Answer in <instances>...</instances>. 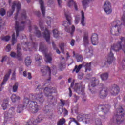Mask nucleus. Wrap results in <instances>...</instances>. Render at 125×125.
<instances>
[{
	"label": "nucleus",
	"instance_id": "nucleus-1",
	"mask_svg": "<svg viewBox=\"0 0 125 125\" xmlns=\"http://www.w3.org/2000/svg\"><path fill=\"white\" fill-rule=\"evenodd\" d=\"M45 96L48 98V105H53L54 103H56L57 100L53 96L54 93H57V90L56 88L54 87H45L43 89Z\"/></svg>",
	"mask_w": 125,
	"mask_h": 125
},
{
	"label": "nucleus",
	"instance_id": "nucleus-2",
	"mask_svg": "<svg viewBox=\"0 0 125 125\" xmlns=\"http://www.w3.org/2000/svg\"><path fill=\"white\" fill-rule=\"evenodd\" d=\"M116 114L114 116L113 118L111 119V122H116L117 124H121L125 120V112L123 107H120L116 110Z\"/></svg>",
	"mask_w": 125,
	"mask_h": 125
},
{
	"label": "nucleus",
	"instance_id": "nucleus-3",
	"mask_svg": "<svg viewBox=\"0 0 125 125\" xmlns=\"http://www.w3.org/2000/svg\"><path fill=\"white\" fill-rule=\"evenodd\" d=\"M121 21H113L111 23V26L110 29V33L113 36H119L120 35V31H121Z\"/></svg>",
	"mask_w": 125,
	"mask_h": 125
},
{
	"label": "nucleus",
	"instance_id": "nucleus-4",
	"mask_svg": "<svg viewBox=\"0 0 125 125\" xmlns=\"http://www.w3.org/2000/svg\"><path fill=\"white\" fill-rule=\"evenodd\" d=\"M83 42V44L86 47V49L84 50V52L85 53L87 58H89V57H91L92 56L93 54L92 51L90 50L89 49H87V46H88V45L89 44V41H88V32H84Z\"/></svg>",
	"mask_w": 125,
	"mask_h": 125
},
{
	"label": "nucleus",
	"instance_id": "nucleus-5",
	"mask_svg": "<svg viewBox=\"0 0 125 125\" xmlns=\"http://www.w3.org/2000/svg\"><path fill=\"white\" fill-rule=\"evenodd\" d=\"M30 98L32 100H36L41 105L43 104L44 102V97H43V93L42 92L31 94L30 95Z\"/></svg>",
	"mask_w": 125,
	"mask_h": 125
},
{
	"label": "nucleus",
	"instance_id": "nucleus-6",
	"mask_svg": "<svg viewBox=\"0 0 125 125\" xmlns=\"http://www.w3.org/2000/svg\"><path fill=\"white\" fill-rule=\"evenodd\" d=\"M5 123H7L10 121L12 118H14L15 115V107H11L8 110V112L5 111L4 113Z\"/></svg>",
	"mask_w": 125,
	"mask_h": 125
},
{
	"label": "nucleus",
	"instance_id": "nucleus-7",
	"mask_svg": "<svg viewBox=\"0 0 125 125\" xmlns=\"http://www.w3.org/2000/svg\"><path fill=\"white\" fill-rule=\"evenodd\" d=\"M17 8V12L15 15V19L16 20L17 19V17L18 16V14L19 13V11H20V9H21V4L19 1H15L13 2L12 5V11L11 12V14L10 15H12L13 14V12L15 10V7Z\"/></svg>",
	"mask_w": 125,
	"mask_h": 125
},
{
	"label": "nucleus",
	"instance_id": "nucleus-8",
	"mask_svg": "<svg viewBox=\"0 0 125 125\" xmlns=\"http://www.w3.org/2000/svg\"><path fill=\"white\" fill-rule=\"evenodd\" d=\"M29 103H30V99L27 97H24L23 104H19L18 106L17 112L19 113L23 112L24 109L27 108L28 105H29Z\"/></svg>",
	"mask_w": 125,
	"mask_h": 125
},
{
	"label": "nucleus",
	"instance_id": "nucleus-9",
	"mask_svg": "<svg viewBox=\"0 0 125 125\" xmlns=\"http://www.w3.org/2000/svg\"><path fill=\"white\" fill-rule=\"evenodd\" d=\"M66 20L67 21H63V25L65 27V30L66 32H67L68 33H70V29L69 28V25H71L72 24V17H71V16L68 15L66 12L64 13Z\"/></svg>",
	"mask_w": 125,
	"mask_h": 125
},
{
	"label": "nucleus",
	"instance_id": "nucleus-10",
	"mask_svg": "<svg viewBox=\"0 0 125 125\" xmlns=\"http://www.w3.org/2000/svg\"><path fill=\"white\" fill-rule=\"evenodd\" d=\"M77 121L78 122H85V124H91L92 123V120L88 118V115L87 114H79L77 117Z\"/></svg>",
	"mask_w": 125,
	"mask_h": 125
},
{
	"label": "nucleus",
	"instance_id": "nucleus-11",
	"mask_svg": "<svg viewBox=\"0 0 125 125\" xmlns=\"http://www.w3.org/2000/svg\"><path fill=\"white\" fill-rule=\"evenodd\" d=\"M100 85L102 86V89L99 92V96L102 99H104V98L107 97L109 89L107 87H104L103 84H101Z\"/></svg>",
	"mask_w": 125,
	"mask_h": 125
},
{
	"label": "nucleus",
	"instance_id": "nucleus-12",
	"mask_svg": "<svg viewBox=\"0 0 125 125\" xmlns=\"http://www.w3.org/2000/svg\"><path fill=\"white\" fill-rule=\"evenodd\" d=\"M25 24H26V22L22 21L21 23V25L19 26V22L17 21H16L15 23V30L16 33V37L19 36V31H23L24 29H25Z\"/></svg>",
	"mask_w": 125,
	"mask_h": 125
},
{
	"label": "nucleus",
	"instance_id": "nucleus-13",
	"mask_svg": "<svg viewBox=\"0 0 125 125\" xmlns=\"http://www.w3.org/2000/svg\"><path fill=\"white\" fill-rule=\"evenodd\" d=\"M110 108L111 106L109 105L101 104L96 108V110L97 112H103L104 114H107L110 111Z\"/></svg>",
	"mask_w": 125,
	"mask_h": 125
},
{
	"label": "nucleus",
	"instance_id": "nucleus-14",
	"mask_svg": "<svg viewBox=\"0 0 125 125\" xmlns=\"http://www.w3.org/2000/svg\"><path fill=\"white\" fill-rule=\"evenodd\" d=\"M29 111L33 114L38 113L39 111V105H38V103H37V102L33 101H30L29 104Z\"/></svg>",
	"mask_w": 125,
	"mask_h": 125
},
{
	"label": "nucleus",
	"instance_id": "nucleus-15",
	"mask_svg": "<svg viewBox=\"0 0 125 125\" xmlns=\"http://www.w3.org/2000/svg\"><path fill=\"white\" fill-rule=\"evenodd\" d=\"M41 72L42 73L43 76H45V75H48L49 79H47V81H50L51 77V70L50 68L47 66H43L41 69Z\"/></svg>",
	"mask_w": 125,
	"mask_h": 125
},
{
	"label": "nucleus",
	"instance_id": "nucleus-16",
	"mask_svg": "<svg viewBox=\"0 0 125 125\" xmlns=\"http://www.w3.org/2000/svg\"><path fill=\"white\" fill-rule=\"evenodd\" d=\"M37 44L35 42L32 43H27L25 42L24 44H23V50L24 51H27V50H29V51H32L31 49H36V47H37Z\"/></svg>",
	"mask_w": 125,
	"mask_h": 125
},
{
	"label": "nucleus",
	"instance_id": "nucleus-17",
	"mask_svg": "<svg viewBox=\"0 0 125 125\" xmlns=\"http://www.w3.org/2000/svg\"><path fill=\"white\" fill-rule=\"evenodd\" d=\"M20 46V44H18L17 46V54L14 52H11L10 56L13 58L16 57L17 58H19L18 60L20 61V60H21V59L20 58V57H21V55H22V54H21V52H20V50H21V48L19 47Z\"/></svg>",
	"mask_w": 125,
	"mask_h": 125
},
{
	"label": "nucleus",
	"instance_id": "nucleus-18",
	"mask_svg": "<svg viewBox=\"0 0 125 125\" xmlns=\"http://www.w3.org/2000/svg\"><path fill=\"white\" fill-rule=\"evenodd\" d=\"M110 93L113 96H116L119 94L120 92V87L116 84H114L112 86L111 89L109 90Z\"/></svg>",
	"mask_w": 125,
	"mask_h": 125
},
{
	"label": "nucleus",
	"instance_id": "nucleus-19",
	"mask_svg": "<svg viewBox=\"0 0 125 125\" xmlns=\"http://www.w3.org/2000/svg\"><path fill=\"white\" fill-rule=\"evenodd\" d=\"M74 91L78 94H81L83 93L84 87H83L82 83H76L74 86Z\"/></svg>",
	"mask_w": 125,
	"mask_h": 125
},
{
	"label": "nucleus",
	"instance_id": "nucleus-20",
	"mask_svg": "<svg viewBox=\"0 0 125 125\" xmlns=\"http://www.w3.org/2000/svg\"><path fill=\"white\" fill-rule=\"evenodd\" d=\"M104 9L107 14H110V13H111L112 7L111 6V3H110L108 1H106L104 3Z\"/></svg>",
	"mask_w": 125,
	"mask_h": 125
},
{
	"label": "nucleus",
	"instance_id": "nucleus-21",
	"mask_svg": "<svg viewBox=\"0 0 125 125\" xmlns=\"http://www.w3.org/2000/svg\"><path fill=\"white\" fill-rule=\"evenodd\" d=\"M41 115H39L38 118L36 119V120L32 122L33 119H30L26 123L25 125H37L38 123H41L43 119L42 117H41Z\"/></svg>",
	"mask_w": 125,
	"mask_h": 125
},
{
	"label": "nucleus",
	"instance_id": "nucleus-22",
	"mask_svg": "<svg viewBox=\"0 0 125 125\" xmlns=\"http://www.w3.org/2000/svg\"><path fill=\"white\" fill-rule=\"evenodd\" d=\"M42 36L44 39L46 40L47 43L50 44V42L49 41H50V32H49V30H48L47 28H45L44 32L42 33Z\"/></svg>",
	"mask_w": 125,
	"mask_h": 125
},
{
	"label": "nucleus",
	"instance_id": "nucleus-23",
	"mask_svg": "<svg viewBox=\"0 0 125 125\" xmlns=\"http://www.w3.org/2000/svg\"><path fill=\"white\" fill-rule=\"evenodd\" d=\"M11 74V70L10 69L8 71V73L6 74L4 77L3 82L1 84V87L0 88V91H1V90H2V89L3 88V87H2V85H4V84L6 83V82H7V80H8V78H9V77L10 76Z\"/></svg>",
	"mask_w": 125,
	"mask_h": 125
},
{
	"label": "nucleus",
	"instance_id": "nucleus-24",
	"mask_svg": "<svg viewBox=\"0 0 125 125\" xmlns=\"http://www.w3.org/2000/svg\"><path fill=\"white\" fill-rule=\"evenodd\" d=\"M91 42L93 45H97L98 44V35L94 33L91 37Z\"/></svg>",
	"mask_w": 125,
	"mask_h": 125
},
{
	"label": "nucleus",
	"instance_id": "nucleus-25",
	"mask_svg": "<svg viewBox=\"0 0 125 125\" xmlns=\"http://www.w3.org/2000/svg\"><path fill=\"white\" fill-rule=\"evenodd\" d=\"M39 1L41 5V9L42 12V14L43 16L44 17V16H45V8L44 7L43 1H42V0H39Z\"/></svg>",
	"mask_w": 125,
	"mask_h": 125
},
{
	"label": "nucleus",
	"instance_id": "nucleus-26",
	"mask_svg": "<svg viewBox=\"0 0 125 125\" xmlns=\"http://www.w3.org/2000/svg\"><path fill=\"white\" fill-rule=\"evenodd\" d=\"M91 83V86H92V87H94L99 84V81L97 80L95 77L92 78Z\"/></svg>",
	"mask_w": 125,
	"mask_h": 125
},
{
	"label": "nucleus",
	"instance_id": "nucleus-27",
	"mask_svg": "<svg viewBox=\"0 0 125 125\" xmlns=\"http://www.w3.org/2000/svg\"><path fill=\"white\" fill-rule=\"evenodd\" d=\"M73 5H74L75 10H78V6H77L76 2L74 1V0H70L68 3V6L71 7Z\"/></svg>",
	"mask_w": 125,
	"mask_h": 125
},
{
	"label": "nucleus",
	"instance_id": "nucleus-28",
	"mask_svg": "<svg viewBox=\"0 0 125 125\" xmlns=\"http://www.w3.org/2000/svg\"><path fill=\"white\" fill-rule=\"evenodd\" d=\"M8 106V99H4L3 101V104H2V107L3 110H6L7 106Z\"/></svg>",
	"mask_w": 125,
	"mask_h": 125
},
{
	"label": "nucleus",
	"instance_id": "nucleus-29",
	"mask_svg": "<svg viewBox=\"0 0 125 125\" xmlns=\"http://www.w3.org/2000/svg\"><path fill=\"white\" fill-rule=\"evenodd\" d=\"M73 56L76 58L78 62H81V61H83V56L81 55L76 54L75 53V51L73 52Z\"/></svg>",
	"mask_w": 125,
	"mask_h": 125
},
{
	"label": "nucleus",
	"instance_id": "nucleus-30",
	"mask_svg": "<svg viewBox=\"0 0 125 125\" xmlns=\"http://www.w3.org/2000/svg\"><path fill=\"white\" fill-rule=\"evenodd\" d=\"M45 61L46 63H51V61H52V58H51V55H50V54H45Z\"/></svg>",
	"mask_w": 125,
	"mask_h": 125
},
{
	"label": "nucleus",
	"instance_id": "nucleus-31",
	"mask_svg": "<svg viewBox=\"0 0 125 125\" xmlns=\"http://www.w3.org/2000/svg\"><path fill=\"white\" fill-rule=\"evenodd\" d=\"M82 68H83V64H80L78 66V65H75L74 69L72 71V73L75 72L76 74H78V73L81 71Z\"/></svg>",
	"mask_w": 125,
	"mask_h": 125
},
{
	"label": "nucleus",
	"instance_id": "nucleus-32",
	"mask_svg": "<svg viewBox=\"0 0 125 125\" xmlns=\"http://www.w3.org/2000/svg\"><path fill=\"white\" fill-rule=\"evenodd\" d=\"M81 24L83 27H84V26H85V23H84V19L85 18L84 17V13L83 11H81Z\"/></svg>",
	"mask_w": 125,
	"mask_h": 125
},
{
	"label": "nucleus",
	"instance_id": "nucleus-33",
	"mask_svg": "<svg viewBox=\"0 0 125 125\" xmlns=\"http://www.w3.org/2000/svg\"><path fill=\"white\" fill-rule=\"evenodd\" d=\"M25 64L27 67L31 65V64H32V60L30 57H27L25 58Z\"/></svg>",
	"mask_w": 125,
	"mask_h": 125
},
{
	"label": "nucleus",
	"instance_id": "nucleus-34",
	"mask_svg": "<svg viewBox=\"0 0 125 125\" xmlns=\"http://www.w3.org/2000/svg\"><path fill=\"white\" fill-rule=\"evenodd\" d=\"M82 3L83 8L86 9V8L88 7V4H89V0H83Z\"/></svg>",
	"mask_w": 125,
	"mask_h": 125
},
{
	"label": "nucleus",
	"instance_id": "nucleus-35",
	"mask_svg": "<svg viewBox=\"0 0 125 125\" xmlns=\"http://www.w3.org/2000/svg\"><path fill=\"white\" fill-rule=\"evenodd\" d=\"M102 81H106L109 78V74L108 73H103L100 76Z\"/></svg>",
	"mask_w": 125,
	"mask_h": 125
},
{
	"label": "nucleus",
	"instance_id": "nucleus-36",
	"mask_svg": "<svg viewBox=\"0 0 125 125\" xmlns=\"http://www.w3.org/2000/svg\"><path fill=\"white\" fill-rule=\"evenodd\" d=\"M11 99L12 102H16L17 100H20V97H19V96H16V95L13 94L12 95Z\"/></svg>",
	"mask_w": 125,
	"mask_h": 125
},
{
	"label": "nucleus",
	"instance_id": "nucleus-37",
	"mask_svg": "<svg viewBox=\"0 0 125 125\" xmlns=\"http://www.w3.org/2000/svg\"><path fill=\"white\" fill-rule=\"evenodd\" d=\"M34 29L35 30V35L37 36L38 38H41L42 37V33H41V31L39 30H38V28L37 27V26L34 25Z\"/></svg>",
	"mask_w": 125,
	"mask_h": 125
},
{
	"label": "nucleus",
	"instance_id": "nucleus-38",
	"mask_svg": "<svg viewBox=\"0 0 125 125\" xmlns=\"http://www.w3.org/2000/svg\"><path fill=\"white\" fill-rule=\"evenodd\" d=\"M66 124V119L64 118H62L57 122V125H63Z\"/></svg>",
	"mask_w": 125,
	"mask_h": 125
},
{
	"label": "nucleus",
	"instance_id": "nucleus-39",
	"mask_svg": "<svg viewBox=\"0 0 125 125\" xmlns=\"http://www.w3.org/2000/svg\"><path fill=\"white\" fill-rule=\"evenodd\" d=\"M66 68V63L65 62H62L59 64V69L60 71H63L64 69Z\"/></svg>",
	"mask_w": 125,
	"mask_h": 125
},
{
	"label": "nucleus",
	"instance_id": "nucleus-40",
	"mask_svg": "<svg viewBox=\"0 0 125 125\" xmlns=\"http://www.w3.org/2000/svg\"><path fill=\"white\" fill-rule=\"evenodd\" d=\"M85 72H87V71H91V62L87 63L85 65Z\"/></svg>",
	"mask_w": 125,
	"mask_h": 125
},
{
	"label": "nucleus",
	"instance_id": "nucleus-41",
	"mask_svg": "<svg viewBox=\"0 0 125 125\" xmlns=\"http://www.w3.org/2000/svg\"><path fill=\"white\" fill-rule=\"evenodd\" d=\"M21 17L22 20H26L27 19V14H26V10H22V13L21 14Z\"/></svg>",
	"mask_w": 125,
	"mask_h": 125
},
{
	"label": "nucleus",
	"instance_id": "nucleus-42",
	"mask_svg": "<svg viewBox=\"0 0 125 125\" xmlns=\"http://www.w3.org/2000/svg\"><path fill=\"white\" fill-rule=\"evenodd\" d=\"M69 119L70 121L68 123L69 125H71V123L73 122L75 123L77 125H80V123L74 118H70Z\"/></svg>",
	"mask_w": 125,
	"mask_h": 125
},
{
	"label": "nucleus",
	"instance_id": "nucleus-43",
	"mask_svg": "<svg viewBox=\"0 0 125 125\" xmlns=\"http://www.w3.org/2000/svg\"><path fill=\"white\" fill-rule=\"evenodd\" d=\"M53 33L54 38H56V39H57L59 37V32H58V30L57 29H54L53 30Z\"/></svg>",
	"mask_w": 125,
	"mask_h": 125
},
{
	"label": "nucleus",
	"instance_id": "nucleus-44",
	"mask_svg": "<svg viewBox=\"0 0 125 125\" xmlns=\"http://www.w3.org/2000/svg\"><path fill=\"white\" fill-rule=\"evenodd\" d=\"M18 89V83H16L13 86V92H17Z\"/></svg>",
	"mask_w": 125,
	"mask_h": 125
},
{
	"label": "nucleus",
	"instance_id": "nucleus-45",
	"mask_svg": "<svg viewBox=\"0 0 125 125\" xmlns=\"http://www.w3.org/2000/svg\"><path fill=\"white\" fill-rule=\"evenodd\" d=\"M12 45H14L15 44V42H16V39H15V33H14L12 36Z\"/></svg>",
	"mask_w": 125,
	"mask_h": 125
},
{
	"label": "nucleus",
	"instance_id": "nucleus-46",
	"mask_svg": "<svg viewBox=\"0 0 125 125\" xmlns=\"http://www.w3.org/2000/svg\"><path fill=\"white\" fill-rule=\"evenodd\" d=\"M51 21H53V19H51L50 17H47L46 24L48 25V26H50V24H51Z\"/></svg>",
	"mask_w": 125,
	"mask_h": 125
},
{
	"label": "nucleus",
	"instance_id": "nucleus-47",
	"mask_svg": "<svg viewBox=\"0 0 125 125\" xmlns=\"http://www.w3.org/2000/svg\"><path fill=\"white\" fill-rule=\"evenodd\" d=\"M49 109H50V107L48 105H46L43 108V111L45 114H47L49 112Z\"/></svg>",
	"mask_w": 125,
	"mask_h": 125
},
{
	"label": "nucleus",
	"instance_id": "nucleus-48",
	"mask_svg": "<svg viewBox=\"0 0 125 125\" xmlns=\"http://www.w3.org/2000/svg\"><path fill=\"white\" fill-rule=\"evenodd\" d=\"M2 41H5V42H8L10 40V36H7L1 37Z\"/></svg>",
	"mask_w": 125,
	"mask_h": 125
},
{
	"label": "nucleus",
	"instance_id": "nucleus-49",
	"mask_svg": "<svg viewBox=\"0 0 125 125\" xmlns=\"http://www.w3.org/2000/svg\"><path fill=\"white\" fill-rule=\"evenodd\" d=\"M52 45H53V49L55 50H56V51L57 53H58V54H60V51L58 49H57V48L56 47V45H55V44H54V42H52Z\"/></svg>",
	"mask_w": 125,
	"mask_h": 125
},
{
	"label": "nucleus",
	"instance_id": "nucleus-50",
	"mask_svg": "<svg viewBox=\"0 0 125 125\" xmlns=\"http://www.w3.org/2000/svg\"><path fill=\"white\" fill-rule=\"evenodd\" d=\"M39 51H42V52H43V51H44V46L42 43H40L39 47Z\"/></svg>",
	"mask_w": 125,
	"mask_h": 125
},
{
	"label": "nucleus",
	"instance_id": "nucleus-51",
	"mask_svg": "<svg viewBox=\"0 0 125 125\" xmlns=\"http://www.w3.org/2000/svg\"><path fill=\"white\" fill-rule=\"evenodd\" d=\"M79 21H80V16H77L75 17V24L78 25L79 24Z\"/></svg>",
	"mask_w": 125,
	"mask_h": 125
},
{
	"label": "nucleus",
	"instance_id": "nucleus-52",
	"mask_svg": "<svg viewBox=\"0 0 125 125\" xmlns=\"http://www.w3.org/2000/svg\"><path fill=\"white\" fill-rule=\"evenodd\" d=\"M5 13H6L5 10L3 8H1L0 10V15H1V16H4V15H5Z\"/></svg>",
	"mask_w": 125,
	"mask_h": 125
},
{
	"label": "nucleus",
	"instance_id": "nucleus-53",
	"mask_svg": "<svg viewBox=\"0 0 125 125\" xmlns=\"http://www.w3.org/2000/svg\"><path fill=\"white\" fill-rule=\"evenodd\" d=\"M63 110L64 109H63V108H61L60 107H59L58 108V113L59 114V115H62V114H63Z\"/></svg>",
	"mask_w": 125,
	"mask_h": 125
},
{
	"label": "nucleus",
	"instance_id": "nucleus-54",
	"mask_svg": "<svg viewBox=\"0 0 125 125\" xmlns=\"http://www.w3.org/2000/svg\"><path fill=\"white\" fill-rule=\"evenodd\" d=\"M60 102H61V106H62V107H64V106H65L66 104V103L67 102V101L61 99Z\"/></svg>",
	"mask_w": 125,
	"mask_h": 125
},
{
	"label": "nucleus",
	"instance_id": "nucleus-55",
	"mask_svg": "<svg viewBox=\"0 0 125 125\" xmlns=\"http://www.w3.org/2000/svg\"><path fill=\"white\" fill-rule=\"evenodd\" d=\"M65 45V44L63 43H62L59 45L60 48L62 51L64 52V46Z\"/></svg>",
	"mask_w": 125,
	"mask_h": 125
},
{
	"label": "nucleus",
	"instance_id": "nucleus-56",
	"mask_svg": "<svg viewBox=\"0 0 125 125\" xmlns=\"http://www.w3.org/2000/svg\"><path fill=\"white\" fill-rule=\"evenodd\" d=\"M35 60L36 61H40V60H42V56L40 55H37L35 56Z\"/></svg>",
	"mask_w": 125,
	"mask_h": 125
},
{
	"label": "nucleus",
	"instance_id": "nucleus-57",
	"mask_svg": "<svg viewBox=\"0 0 125 125\" xmlns=\"http://www.w3.org/2000/svg\"><path fill=\"white\" fill-rule=\"evenodd\" d=\"M96 125H102V123H101V120L100 119H96L95 121Z\"/></svg>",
	"mask_w": 125,
	"mask_h": 125
},
{
	"label": "nucleus",
	"instance_id": "nucleus-58",
	"mask_svg": "<svg viewBox=\"0 0 125 125\" xmlns=\"http://www.w3.org/2000/svg\"><path fill=\"white\" fill-rule=\"evenodd\" d=\"M72 110L75 111V113H76V114H78V112L79 111V107H78V105L73 107L72 108Z\"/></svg>",
	"mask_w": 125,
	"mask_h": 125
},
{
	"label": "nucleus",
	"instance_id": "nucleus-59",
	"mask_svg": "<svg viewBox=\"0 0 125 125\" xmlns=\"http://www.w3.org/2000/svg\"><path fill=\"white\" fill-rule=\"evenodd\" d=\"M6 50L7 52H9L10 50H11V46H10V44H8L6 47Z\"/></svg>",
	"mask_w": 125,
	"mask_h": 125
},
{
	"label": "nucleus",
	"instance_id": "nucleus-60",
	"mask_svg": "<svg viewBox=\"0 0 125 125\" xmlns=\"http://www.w3.org/2000/svg\"><path fill=\"white\" fill-rule=\"evenodd\" d=\"M43 23L42 22V21H39V26L40 27V29L42 31H43V30H44V28H43V26H42L43 25Z\"/></svg>",
	"mask_w": 125,
	"mask_h": 125
},
{
	"label": "nucleus",
	"instance_id": "nucleus-61",
	"mask_svg": "<svg viewBox=\"0 0 125 125\" xmlns=\"http://www.w3.org/2000/svg\"><path fill=\"white\" fill-rule=\"evenodd\" d=\"M63 114L64 115V117H66V116H68V110L66 109V108H63Z\"/></svg>",
	"mask_w": 125,
	"mask_h": 125
},
{
	"label": "nucleus",
	"instance_id": "nucleus-62",
	"mask_svg": "<svg viewBox=\"0 0 125 125\" xmlns=\"http://www.w3.org/2000/svg\"><path fill=\"white\" fill-rule=\"evenodd\" d=\"M74 32H75V25H72L71 27V32H70V34L72 35L74 34Z\"/></svg>",
	"mask_w": 125,
	"mask_h": 125
},
{
	"label": "nucleus",
	"instance_id": "nucleus-63",
	"mask_svg": "<svg viewBox=\"0 0 125 125\" xmlns=\"http://www.w3.org/2000/svg\"><path fill=\"white\" fill-rule=\"evenodd\" d=\"M74 102H77V101L79 100V97L78 96H77L76 95H74Z\"/></svg>",
	"mask_w": 125,
	"mask_h": 125
},
{
	"label": "nucleus",
	"instance_id": "nucleus-64",
	"mask_svg": "<svg viewBox=\"0 0 125 125\" xmlns=\"http://www.w3.org/2000/svg\"><path fill=\"white\" fill-rule=\"evenodd\" d=\"M121 20L123 21V22H125V11H124V13H123V15L121 18Z\"/></svg>",
	"mask_w": 125,
	"mask_h": 125
}]
</instances>
